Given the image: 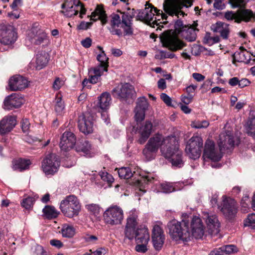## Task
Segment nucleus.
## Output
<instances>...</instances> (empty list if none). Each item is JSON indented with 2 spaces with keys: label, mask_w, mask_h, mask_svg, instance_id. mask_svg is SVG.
Wrapping results in <instances>:
<instances>
[{
  "label": "nucleus",
  "mask_w": 255,
  "mask_h": 255,
  "mask_svg": "<svg viewBox=\"0 0 255 255\" xmlns=\"http://www.w3.org/2000/svg\"><path fill=\"white\" fill-rule=\"evenodd\" d=\"M197 26L196 23H194L192 25H189L186 28H184V30L181 31V35L189 42L195 41L197 37L196 31H198V29L196 28Z\"/></svg>",
  "instance_id": "obj_31"
},
{
  "label": "nucleus",
  "mask_w": 255,
  "mask_h": 255,
  "mask_svg": "<svg viewBox=\"0 0 255 255\" xmlns=\"http://www.w3.org/2000/svg\"><path fill=\"white\" fill-rule=\"evenodd\" d=\"M99 175L103 181L107 182L109 185L114 181L112 175L107 172L101 171L99 172Z\"/></svg>",
  "instance_id": "obj_52"
},
{
  "label": "nucleus",
  "mask_w": 255,
  "mask_h": 255,
  "mask_svg": "<svg viewBox=\"0 0 255 255\" xmlns=\"http://www.w3.org/2000/svg\"><path fill=\"white\" fill-rule=\"evenodd\" d=\"M189 26V25H184L182 21L180 20H177L174 24L175 30H173L177 34H181V31L184 30Z\"/></svg>",
  "instance_id": "obj_51"
},
{
  "label": "nucleus",
  "mask_w": 255,
  "mask_h": 255,
  "mask_svg": "<svg viewBox=\"0 0 255 255\" xmlns=\"http://www.w3.org/2000/svg\"><path fill=\"white\" fill-rule=\"evenodd\" d=\"M37 198V197L28 196L22 200L21 205L26 209H29L32 208Z\"/></svg>",
  "instance_id": "obj_46"
},
{
  "label": "nucleus",
  "mask_w": 255,
  "mask_h": 255,
  "mask_svg": "<svg viewBox=\"0 0 255 255\" xmlns=\"http://www.w3.org/2000/svg\"><path fill=\"white\" fill-rule=\"evenodd\" d=\"M246 129L249 135L255 136V117L248 121L246 126Z\"/></svg>",
  "instance_id": "obj_42"
},
{
  "label": "nucleus",
  "mask_w": 255,
  "mask_h": 255,
  "mask_svg": "<svg viewBox=\"0 0 255 255\" xmlns=\"http://www.w3.org/2000/svg\"><path fill=\"white\" fill-rule=\"evenodd\" d=\"M131 12L129 11V12H122V24H132V19L134 16V9H132L131 10Z\"/></svg>",
  "instance_id": "obj_43"
},
{
  "label": "nucleus",
  "mask_w": 255,
  "mask_h": 255,
  "mask_svg": "<svg viewBox=\"0 0 255 255\" xmlns=\"http://www.w3.org/2000/svg\"><path fill=\"white\" fill-rule=\"evenodd\" d=\"M90 17L91 19L94 21L101 19L103 24H105L106 22L105 12L103 8L99 6H97L95 10L92 12Z\"/></svg>",
  "instance_id": "obj_35"
},
{
  "label": "nucleus",
  "mask_w": 255,
  "mask_h": 255,
  "mask_svg": "<svg viewBox=\"0 0 255 255\" xmlns=\"http://www.w3.org/2000/svg\"><path fill=\"white\" fill-rule=\"evenodd\" d=\"M218 145L221 150H225L234 146V140L232 135L222 133L220 135Z\"/></svg>",
  "instance_id": "obj_30"
},
{
  "label": "nucleus",
  "mask_w": 255,
  "mask_h": 255,
  "mask_svg": "<svg viewBox=\"0 0 255 255\" xmlns=\"http://www.w3.org/2000/svg\"><path fill=\"white\" fill-rule=\"evenodd\" d=\"M181 7L177 11H176V13L170 15L171 16H173L174 15H176L178 16L179 14H183V12L181 11L180 10L183 7V6H186V7H188L191 6L192 5L193 1L192 0H180Z\"/></svg>",
  "instance_id": "obj_54"
},
{
  "label": "nucleus",
  "mask_w": 255,
  "mask_h": 255,
  "mask_svg": "<svg viewBox=\"0 0 255 255\" xmlns=\"http://www.w3.org/2000/svg\"><path fill=\"white\" fill-rule=\"evenodd\" d=\"M118 174L121 178L124 179L130 178L132 174L128 167H122L119 169Z\"/></svg>",
  "instance_id": "obj_47"
},
{
  "label": "nucleus",
  "mask_w": 255,
  "mask_h": 255,
  "mask_svg": "<svg viewBox=\"0 0 255 255\" xmlns=\"http://www.w3.org/2000/svg\"><path fill=\"white\" fill-rule=\"evenodd\" d=\"M147 244H137L135 247L136 251L139 253H145L147 251L146 245Z\"/></svg>",
  "instance_id": "obj_62"
},
{
  "label": "nucleus",
  "mask_w": 255,
  "mask_h": 255,
  "mask_svg": "<svg viewBox=\"0 0 255 255\" xmlns=\"http://www.w3.org/2000/svg\"><path fill=\"white\" fill-rule=\"evenodd\" d=\"M61 233L64 237L71 238L75 235V230L72 226L64 225L61 230Z\"/></svg>",
  "instance_id": "obj_45"
},
{
  "label": "nucleus",
  "mask_w": 255,
  "mask_h": 255,
  "mask_svg": "<svg viewBox=\"0 0 255 255\" xmlns=\"http://www.w3.org/2000/svg\"><path fill=\"white\" fill-rule=\"evenodd\" d=\"M29 40L32 43L39 45L46 39L45 32L38 27H33L29 33Z\"/></svg>",
  "instance_id": "obj_26"
},
{
  "label": "nucleus",
  "mask_w": 255,
  "mask_h": 255,
  "mask_svg": "<svg viewBox=\"0 0 255 255\" xmlns=\"http://www.w3.org/2000/svg\"><path fill=\"white\" fill-rule=\"evenodd\" d=\"M233 7H245L247 2L245 0H229Z\"/></svg>",
  "instance_id": "obj_60"
},
{
  "label": "nucleus",
  "mask_w": 255,
  "mask_h": 255,
  "mask_svg": "<svg viewBox=\"0 0 255 255\" xmlns=\"http://www.w3.org/2000/svg\"><path fill=\"white\" fill-rule=\"evenodd\" d=\"M23 99L19 95L14 93L7 96L4 101L3 108L12 110L20 107L23 103Z\"/></svg>",
  "instance_id": "obj_22"
},
{
  "label": "nucleus",
  "mask_w": 255,
  "mask_h": 255,
  "mask_svg": "<svg viewBox=\"0 0 255 255\" xmlns=\"http://www.w3.org/2000/svg\"><path fill=\"white\" fill-rule=\"evenodd\" d=\"M255 224V214L252 213L248 215L246 219V226H252Z\"/></svg>",
  "instance_id": "obj_61"
},
{
  "label": "nucleus",
  "mask_w": 255,
  "mask_h": 255,
  "mask_svg": "<svg viewBox=\"0 0 255 255\" xmlns=\"http://www.w3.org/2000/svg\"><path fill=\"white\" fill-rule=\"evenodd\" d=\"M65 105L61 97L55 98V111L57 115L62 116L64 113Z\"/></svg>",
  "instance_id": "obj_40"
},
{
  "label": "nucleus",
  "mask_w": 255,
  "mask_h": 255,
  "mask_svg": "<svg viewBox=\"0 0 255 255\" xmlns=\"http://www.w3.org/2000/svg\"><path fill=\"white\" fill-rule=\"evenodd\" d=\"M180 0H164L163 4L164 11L168 15L176 13L181 7Z\"/></svg>",
  "instance_id": "obj_29"
},
{
  "label": "nucleus",
  "mask_w": 255,
  "mask_h": 255,
  "mask_svg": "<svg viewBox=\"0 0 255 255\" xmlns=\"http://www.w3.org/2000/svg\"><path fill=\"white\" fill-rule=\"evenodd\" d=\"M153 179V177H149V176H146L145 177H142L140 179L138 180L137 182L140 190L143 191L142 188L145 187V185L148 184L149 182H151Z\"/></svg>",
  "instance_id": "obj_50"
},
{
  "label": "nucleus",
  "mask_w": 255,
  "mask_h": 255,
  "mask_svg": "<svg viewBox=\"0 0 255 255\" xmlns=\"http://www.w3.org/2000/svg\"><path fill=\"white\" fill-rule=\"evenodd\" d=\"M132 24H122L121 27L124 29L125 35H131L133 34Z\"/></svg>",
  "instance_id": "obj_59"
},
{
  "label": "nucleus",
  "mask_w": 255,
  "mask_h": 255,
  "mask_svg": "<svg viewBox=\"0 0 255 255\" xmlns=\"http://www.w3.org/2000/svg\"><path fill=\"white\" fill-rule=\"evenodd\" d=\"M48 54L45 52H41L36 55V68L40 70L44 67L48 62Z\"/></svg>",
  "instance_id": "obj_36"
},
{
  "label": "nucleus",
  "mask_w": 255,
  "mask_h": 255,
  "mask_svg": "<svg viewBox=\"0 0 255 255\" xmlns=\"http://www.w3.org/2000/svg\"><path fill=\"white\" fill-rule=\"evenodd\" d=\"M209 125V123L208 121L203 120V121H195L192 122L191 126L192 128H206Z\"/></svg>",
  "instance_id": "obj_48"
},
{
  "label": "nucleus",
  "mask_w": 255,
  "mask_h": 255,
  "mask_svg": "<svg viewBox=\"0 0 255 255\" xmlns=\"http://www.w3.org/2000/svg\"><path fill=\"white\" fill-rule=\"evenodd\" d=\"M162 154L171 163L172 165L176 167H181L183 166L184 161L182 158V151L179 149L178 142L176 139L174 145L170 146V148L163 147Z\"/></svg>",
  "instance_id": "obj_5"
},
{
  "label": "nucleus",
  "mask_w": 255,
  "mask_h": 255,
  "mask_svg": "<svg viewBox=\"0 0 255 255\" xmlns=\"http://www.w3.org/2000/svg\"><path fill=\"white\" fill-rule=\"evenodd\" d=\"M30 160L19 158L12 161V168L14 170L21 171L27 169L30 165Z\"/></svg>",
  "instance_id": "obj_34"
},
{
  "label": "nucleus",
  "mask_w": 255,
  "mask_h": 255,
  "mask_svg": "<svg viewBox=\"0 0 255 255\" xmlns=\"http://www.w3.org/2000/svg\"><path fill=\"white\" fill-rule=\"evenodd\" d=\"M111 101V96L109 93H103L100 97L99 106L103 110L107 109L110 106Z\"/></svg>",
  "instance_id": "obj_37"
},
{
  "label": "nucleus",
  "mask_w": 255,
  "mask_h": 255,
  "mask_svg": "<svg viewBox=\"0 0 255 255\" xmlns=\"http://www.w3.org/2000/svg\"><path fill=\"white\" fill-rule=\"evenodd\" d=\"M111 20L110 22V27H109L111 34L121 36L123 34L122 31L119 27L122 25L121 16L118 14H113L111 15Z\"/></svg>",
  "instance_id": "obj_28"
},
{
  "label": "nucleus",
  "mask_w": 255,
  "mask_h": 255,
  "mask_svg": "<svg viewBox=\"0 0 255 255\" xmlns=\"http://www.w3.org/2000/svg\"><path fill=\"white\" fill-rule=\"evenodd\" d=\"M211 29L214 32L220 33L221 37L223 39H228L230 33L229 24L219 21L212 25Z\"/></svg>",
  "instance_id": "obj_27"
},
{
  "label": "nucleus",
  "mask_w": 255,
  "mask_h": 255,
  "mask_svg": "<svg viewBox=\"0 0 255 255\" xmlns=\"http://www.w3.org/2000/svg\"><path fill=\"white\" fill-rule=\"evenodd\" d=\"M134 94L133 87L128 83L121 84L112 91L113 96L121 100H126L128 98H131Z\"/></svg>",
  "instance_id": "obj_14"
},
{
  "label": "nucleus",
  "mask_w": 255,
  "mask_h": 255,
  "mask_svg": "<svg viewBox=\"0 0 255 255\" xmlns=\"http://www.w3.org/2000/svg\"><path fill=\"white\" fill-rule=\"evenodd\" d=\"M204 218L206 219L209 233L212 235L218 234L220 232V223L217 216L206 212L204 213Z\"/></svg>",
  "instance_id": "obj_20"
},
{
  "label": "nucleus",
  "mask_w": 255,
  "mask_h": 255,
  "mask_svg": "<svg viewBox=\"0 0 255 255\" xmlns=\"http://www.w3.org/2000/svg\"><path fill=\"white\" fill-rule=\"evenodd\" d=\"M237 23H240L241 21L249 22L252 19H255V13L249 9L240 8L237 10Z\"/></svg>",
  "instance_id": "obj_33"
},
{
  "label": "nucleus",
  "mask_w": 255,
  "mask_h": 255,
  "mask_svg": "<svg viewBox=\"0 0 255 255\" xmlns=\"http://www.w3.org/2000/svg\"><path fill=\"white\" fill-rule=\"evenodd\" d=\"M91 149V145L89 141L86 140H82L76 146V150L79 152L88 154Z\"/></svg>",
  "instance_id": "obj_39"
},
{
  "label": "nucleus",
  "mask_w": 255,
  "mask_h": 255,
  "mask_svg": "<svg viewBox=\"0 0 255 255\" xmlns=\"http://www.w3.org/2000/svg\"><path fill=\"white\" fill-rule=\"evenodd\" d=\"M61 8L64 10H61V13L67 17L76 15L80 12V17L82 18L86 12L84 5L79 0H75L73 2L66 0L61 5Z\"/></svg>",
  "instance_id": "obj_7"
},
{
  "label": "nucleus",
  "mask_w": 255,
  "mask_h": 255,
  "mask_svg": "<svg viewBox=\"0 0 255 255\" xmlns=\"http://www.w3.org/2000/svg\"><path fill=\"white\" fill-rule=\"evenodd\" d=\"M156 151L146 144L144 148L143 149L142 153L145 157L148 160H152L154 158Z\"/></svg>",
  "instance_id": "obj_44"
},
{
  "label": "nucleus",
  "mask_w": 255,
  "mask_h": 255,
  "mask_svg": "<svg viewBox=\"0 0 255 255\" xmlns=\"http://www.w3.org/2000/svg\"><path fill=\"white\" fill-rule=\"evenodd\" d=\"M59 166L60 161L55 154H48L42 162V168L46 175H53Z\"/></svg>",
  "instance_id": "obj_13"
},
{
  "label": "nucleus",
  "mask_w": 255,
  "mask_h": 255,
  "mask_svg": "<svg viewBox=\"0 0 255 255\" xmlns=\"http://www.w3.org/2000/svg\"><path fill=\"white\" fill-rule=\"evenodd\" d=\"M225 17L228 20H233L234 19L235 22L237 23V19L238 18L237 11L235 12L232 11L226 12L225 13Z\"/></svg>",
  "instance_id": "obj_58"
},
{
  "label": "nucleus",
  "mask_w": 255,
  "mask_h": 255,
  "mask_svg": "<svg viewBox=\"0 0 255 255\" xmlns=\"http://www.w3.org/2000/svg\"><path fill=\"white\" fill-rule=\"evenodd\" d=\"M203 140L198 135L192 136L188 141L185 151L191 159L195 160L199 158L203 149Z\"/></svg>",
  "instance_id": "obj_10"
},
{
  "label": "nucleus",
  "mask_w": 255,
  "mask_h": 255,
  "mask_svg": "<svg viewBox=\"0 0 255 255\" xmlns=\"http://www.w3.org/2000/svg\"><path fill=\"white\" fill-rule=\"evenodd\" d=\"M164 237H160L157 238H152L153 246L156 250L161 249L164 243Z\"/></svg>",
  "instance_id": "obj_53"
},
{
  "label": "nucleus",
  "mask_w": 255,
  "mask_h": 255,
  "mask_svg": "<svg viewBox=\"0 0 255 255\" xmlns=\"http://www.w3.org/2000/svg\"><path fill=\"white\" fill-rule=\"evenodd\" d=\"M86 209L91 213L94 215H98L100 213V208L99 206L96 204H90L86 205Z\"/></svg>",
  "instance_id": "obj_55"
},
{
  "label": "nucleus",
  "mask_w": 255,
  "mask_h": 255,
  "mask_svg": "<svg viewBox=\"0 0 255 255\" xmlns=\"http://www.w3.org/2000/svg\"><path fill=\"white\" fill-rule=\"evenodd\" d=\"M167 14L163 13L162 10L154 7L151 4L146 3L144 9L138 10L136 19L137 20L144 22L150 26H152H152L154 27L155 24L158 25L156 19L152 21L155 14L157 16L161 15L162 19H166Z\"/></svg>",
  "instance_id": "obj_2"
},
{
  "label": "nucleus",
  "mask_w": 255,
  "mask_h": 255,
  "mask_svg": "<svg viewBox=\"0 0 255 255\" xmlns=\"http://www.w3.org/2000/svg\"><path fill=\"white\" fill-rule=\"evenodd\" d=\"M16 124V118L9 116L4 117L0 122V134H4L10 131Z\"/></svg>",
  "instance_id": "obj_25"
},
{
  "label": "nucleus",
  "mask_w": 255,
  "mask_h": 255,
  "mask_svg": "<svg viewBox=\"0 0 255 255\" xmlns=\"http://www.w3.org/2000/svg\"><path fill=\"white\" fill-rule=\"evenodd\" d=\"M249 56V59H247L246 53L244 51L237 52L234 54V60L239 62H245L246 64H249L251 60L250 56Z\"/></svg>",
  "instance_id": "obj_41"
},
{
  "label": "nucleus",
  "mask_w": 255,
  "mask_h": 255,
  "mask_svg": "<svg viewBox=\"0 0 255 255\" xmlns=\"http://www.w3.org/2000/svg\"><path fill=\"white\" fill-rule=\"evenodd\" d=\"M134 238L136 244H147L149 240V234L147 228L140 226L135 232Z\"/></svg>",
  "instance_id": "obj_32"
},
{
  "label": "nucleus",
  "mask_w": 255,
  "mask_h": 255,
  "mask_svg": "<svg viewBox=\"0 0 255 255\" xmlns=\"http://www.w3.org/2000/svg\"><path fill=\"white\" fill-rule=\"evenodd\" d=\"M138 219L136 212L131 211L127 219V222L125 228L124 234L125 238L129 240L134 239L135 232L140 228L138 226Z\"/></svg>",
  "instance_id": "obj_11"
},
{
  "label": "nucleus",
  "mask_w": 255,
  "mask_h": 255,
  "mask_svg": "<svg viewBox=\"0 0 255 255\" xmlns=\"http://www.w3.org/2000/svg\"><path fill=\"white\" fill-rule=\"evenodd\" d=\"M218 209L224 217L229 220L233 219L238 211L236 201L234 199L225 196L222 197V201L221 205L218 206Z\"/></svg>",
  "instance_id": "obj_9"
},
{
  "label": "nucleus",
  "mask_w": 255,
  "mask_h": 255,
  "mask_svg": "<svg viewBox=\"0 0 255 255\" xmlns=\"http://www.w3.org/2000/svg\"><path fill=\"white\" fill-rule=\"evenodd\" d=\"M78 128L85 134H89L93 131V117L89 113L82 114L78 117Z\"/></svg>",
  "instance_id": "obj_16"
},
{
  "label": "nucleus",
  "mask_w": 255,
  "mask_h": 255,
  "mask_svg": "<svg viewBox=\"0 0 255 255\" xmlns=\"http://www.w3.org/2000/svg\"><path fill=\"white\" fill-rule=\"evenodd\" d=\"M176 139L175 136H168L164 137L161 134H156L148 140L146 145L156 151L160 147V151L162 153V148L164 147L170 148L171 144L174 145L176 142Z\"/></svg>",
  "instance_id": "obj_8"
},
{
  "label": "nucleus",
  "mask_w": 255,
  "mask_h": 255,
  "mask_svg": "<svg viewBox=\"0 0 255 255\" xmlns=\"http://www.w3.org/2000/svg\"><path fill=\"white\" fill-rule=\"evenodd\" d=\"M224 255L230 254L237 251V247L233 245H226L221 247Z\"/></svg>",
  "instance_id": "obj_57"
},
{
  "label": "nucleus",
  "mask_w": 255,
  "mask_h": 255,
  "mask_svg": "<svg viewBox=\"0 0 255 255\" xmlns=\"http://www.w3.org/2000/svg\"><path fill=\"white\" fill-rule=\"evenodd\" d=\"M8 85L11 91L21 90L27 87L28 81L23 76L15 75L9 79Z\"/></svg>",
  "instance_id": "obj_23"
},
{
  "label": "nucleus",
  "mask_w": 255,
  "mask_h": 255,
  "mask_svg": "<svg viewBox=\"0 0 255 255\" xmlns=\"http://www.w3.org/2000/svg\"><path fill=\"white\" fill-rule=\"evenodd\" d=\"M160 237H164L162 230L158 225H155L152 229V238H157Z\"/></svg>",
  "instance_id": "obj_56"
},
{
  "label": "nucleus",
  "mask_w": 255,
  "mask_h": 255,
  "mask_svg": "<svg viewBox=\"0 0 255 255\" xmlns=\"http://www.w3.org/2000/svg\"><path fill=\"white\" fill-rule=\"evenodd\" d=\"M42 212L44 216L47 219L55 218L59 214L54 207L49 205L46 206L43 209Z\"/></svg>",
  "instance_id": "obj_38"
},
{
  "label": "nucleus",
  "mask_w": 255,
  "mask_h": 255,
  "mask_svg": "<svg viewBox=\"0 0 255 255\" xmlns=\"http://www.w3.org/2000/svg\"><path fill=\"white\" fill-rule=\"evenodd\" d=\"M152 127L151 122L146 121L138 128V133L140 135L138 142L140 144H143L148 138L152 132Z\"/></svg>",
  "instance_id": "obj_24"
},
{
  "label": "nucleus",
  "mask_w": 255,
  "mask_h": 255,
  "mask_svg": "<svg viewBox=\"0 0 255 255\" xmlns=\"http://www.w3.org/2000/svg\"><path fill=\"white\" fill-rule=\"evenodd\" d=\"M105 221L111 225L121 224L123 220L124 214L123 210L117 206L108 209L104 213Z\"/></svg>",
  "instance_id": "obj_12"
},
{
  "label": "nucleus",
  "mask_w": 255,
  "mask_h": 255,
  "mask_svg": "<svg viewBox=\"0 0 255 255\" xmlns=\"http://www.w3.org/2000/svg\"><path fill=\"white\" fill-rule=\"evenodd\" d=\"M189 231L191 236L196 239H201L205 233V226L201 219L197 216H194L191 219L190 223Z\"/></svg>",
  "instance_id": "obj_18"
},
{
  "label": "nucleus",
  "mask_w": 255,
  "mask_h": 255,
  "mask_svg": "<svg viewBox=\"0 0 255 255\" xmlns=\"http://www.w3.org/2000/svg\"><path fill=\"white\" fill-rule=\"evenodd\" d=\"M159 38L163 46L172 52L181 50L186 46V44L172 30L164 31Z\"/></svg>",
  "instance_id": "obj_3"
},
{
  "label": "nucleus",
  "mask_w": 255,
  "mask_h": 255,
  "mask_svg": "<svg viewBox=\"0 0 255 255\" xmlns=\"http://www.w3.org/2000/svg\"><path fill=\"white\" fill-rule=\"evenodd\" d=\"M98 48L101 50V53L99 54L97 57V59L100 62V65L97 67L91 69V73H93V75L91 74L90 76V81L92 84L98 82L104 71H108L109 66V58L107 57L101 46H98Z\"/></svg>",
  "instance_id": "obj_6"
},
{
  "label": "nucleus",
  "mask_w": 255,
  "mask_h": 255,
  "mask_svg": "<svg viewBox=\"0 0 255 255\" xmlns=\"http://www.w3.org/2000/svg\"><path fill=\"white\" fill-rule=\"evenodd\" d=\"M76 137L75 134L70 131H65L61 137L59 145L61 150L67 151L75 145Z\"/></svg>",
  "instance_id": "obj_19"
},
{
  "label": "nucleus",
  "mask_w": 255,
  "mask_h": 255,
  "mask_svg": "<svg viewBox=\"0 0 255 255\" xmlns=\"http://www.w3.org/2000/svg\"><path fill=\"white\" fill-rule=\"evenodd\" d=\"M64 82L59 78H56L53 84V87L55 90H59L63 85Z\"/></svg>",
  "instance_id": "obj_64"
},
{
  "label": "nucleus",
  "mask_w": 255,
  "mask_h": 255,
  "mask_svg": "<svg viewBox=\"0 0 255 255\" xmlns=\"http://www.w3.org/2000/svg\"><path fill=\"white\" fill-rule=\"evenodd\" d=\"M148 106L147 99L144 97H140L137 99L136 106L134 109V118L137 122L143 121L145 118V112Z\"/></svg>",
  "instance_id": "obj_21"
},
{
  "label": "nucleus",
  "mask_w": 255,
  "mask_h": 255,
  "mask_svg": "<svg viewBox=\"0 0 255 255\" xmlns=\"http://www.w3.org/2000/svg\"><path fill=\"white\" fill-rule=\"evenodd\" d=\"M92 24L93 23L91 22L82 21L78 26V29L80 30H87L90 28Z\"/></svg>",
  "instance_id": "obj_63"
},
{
  "label": "nucleus",
  "mask_w": 255,
  "mask_h": 255,
  "mask_svg": "<svg viewBox=\"0 0 255 255\" xmlns=\"http://www.w3.org/2000/svg\"><path fill=\"white\" fill-rule=\"evenodd\" d=\"M17 39V35L13 28L4 24L0 25V42L4 45L11 44Z\"/></svg>",
  "instance_id": "obj_17"
},
{
  "label": "nucleus",
  "mask_w": 255,
  "mask_h": 255,
  "mask_svg": "<svg viewBox=\"0 0 255 255\" xmlns=\"http://www.w3.org/2000/svg\"><path fill=\"white\" fill-rule=\"evenodd\" d=\"M189 223L186 220L178 222L173 220L168 223L167 226L171 238L175 241L182 240L187 242L190 240L191 233L189 231Z\"/></svg>",
  "instance_id": "obj_1"
},
{
  "label": "nucleus",
  "mask_w": 255,
  "mask_h": 255,
  "mask_svg": "<svg viewBox=\"0 0 255 255\" xmlns=\"http://www.w3.org/2000/svg\"><path fill=\"white\" fill-rule=\"evenodd\" d=\"M60 209L65 216L73 218L79 214L81 210V204L75 196L69 195L61 201Z\"/></svg>",
  "instance_id": "obj_4"
},
{
  "label": "nucleus",
  "mask_w": 255,
  "mask_h": 255,
  "mask_svg": "<svg viewBox=\"0 0 255 255\" xmlns=\"http://www.w3.org/2000/svg\"><path fill=\"white\" fill-rule=\"evenodd\" d=\"M222 150L220 148L219 149L216 148L213 141L207 140L205 144L203 156L213 161H218L222 157Z\"/></svg>",
  "instance_id": "obj_15"
},
{
  "label": "nucleus",
  "mask_w": 255,
  "mask_h": 255,
  "mask_svg": "<svg viewBox=\"0 0 255 255\" xmlns=\"http://www.w3.org/2000/svg\"><path fill=\"white\" fill-rule=\"evenodd\" d=\"M159 190L161 192L169 193L174 191V188L169 183H163L160 184Z\"/></svg>",
  "instance_id": "obj_49"
}]
</instances>
